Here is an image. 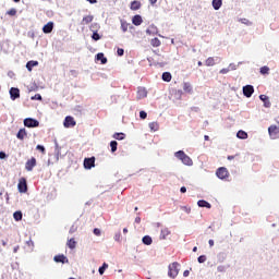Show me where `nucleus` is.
Here are the masks:
<instances>
[{
	"mask_svg": "<svg viewBox=\"0 0 279 279\" xmlns=\"http://www.w3.org/2000/svg\"><path fill=\"white\" fill-rule=\"evenodd\" d=\"M174 157H177L178 160H181L182 165H185L186 167H193V159L184 153V150H178L174 153Z\"/></svg>",
	"mask_w": 279,
	"mask_h": 279,
	"instance_id": "nucleus-1",
	"label": "nucleus"
},
{
	"mask_svg": "<svg viewBox=\"0 0 279 279\" xmlns=\"http://www.w3.org/2000/svg\"><path fill=\"white\" fill-rule=\"evenodd\" d=\"M179 274H180V264L178 262H173L168 266L169 278H177Z\"/></svg>",
	"mask_w": 279,
	"mask_h": 279,
	"instance_id": "nucleus-2",
	"label": "nucleus"
},
{
	"mask_svg": "<svg viewBox=\"0 0 279 279\" xmlns=\"http://www.w3.org/2000/svg\"><path fill=\"white\" fill-rule=\"evenodd\" d=\"M216 175L219 180H227V178H230V172L228 171V168L220 167L216 170Z\"/></svg>",
	"mask_w": 279,
	"mask_h": 279,
	"instance_id": "nucleus-3",
	"label": "nucleus"
},
{
	"mask_svg": "<svg viewBox=\"0 0 279 279\" xmlns=\"http://www.w3.org/2000/svg\"><path fill=\"white\" fill-rule=\"evenodd\" d=\"M83 167L87 171H90V169H94L95 167V156L93 157H86L83 161Z\"/></svg>",
	"mask_w": 279,
	"mask_h": 279,
	"instance_id": "nucleus-4",
	"label": "nucleus"
},
{
	"mask_svg": "<svg viewBox=\"0 0 279 279\" xmlns=\"http://www.w3.org/2000/svg\"><path fill=\"white\" fill-rule=\"evenodd\" d=\"M40 122L34 118H26L24 119V126L25 128H38Z\"/></svg>",
	"mask_w": 279,
	"mask_h": 279,
	"instance_id": "nucleus-5",
	"label": "nucleus"
},
{
	"mask_svg": "<svg viewBox=\"0 0 279 279\" xmlns=\"http://www.w3.org/2000/svg\"><path fill=\"white\" fill-rule=\"evenodd\" d=\"M98 27V24L93 23L90 26V32L92 34V40H95V43H97L98 40H101V35H99V33L96 31Z\"/></svg>",
	"mask_w": 279,
	"mask_h": 279,
	"instance_id": "nucleus-6",
	"label": "nucleus"
},
{
	"mask_svg": "<svg viewBox=\"0 0 279 279\" xmlns=\"http://www.w3.org/2000/svg\"><path fill=\"white\" fill-rule=\"evenodd\" d=\"M9 94L12 101H16V99H21V89H19V87H11L9 90Z\"/></svg>",
	"mask_w": 279,
	"mask_h": 279,
	"instance_id": "nucleus-7",
	"label": "nucleus"
},
{
	"mask_svg": "<svg viewBox=\"0 0 279 279\" xmlns=\"http://www.w3.org/2000/svg\"><path fill=\"white\" fill-rule=\"evenodd\" d=\"M242 93H243L244 97L250 99V97H252L254 95V87L252 85H245L242 87Z\"/></svg>",
	"mask_w": 279,
	"mask_h": 279,
	"instance_id": "nucleus-8",
	"label": "nucleus"
},
{
	"mask_svg": "<svg viewBox=\"0 0 279 279\" xmlns=\"http://www.w3.org/2000/svg\"><path fill=\"white\" fill-rule=\"evenodd\" d=\"M17 191L20 193H25L27 191V180L25 178H21L17 184Z\"/></svg>",
	"mask_w": 279,
	"mask_h": 279,
	"instance_id": "nucleus-9",
	"label": "nucleus"
},
{
	"mask_svg": "<svg viewBox=\"0 0 279 279\" xmlns=\"http://www.w3.org/2000/svg\"><path fill=\"white\" fill-rule=\"evenodd\" d=\"M278 132L279 130L277 125H270L268 128V134L272 141H276V138H278Z\"/></svg>",
	"mask_w": 279,
	"mask_h": 279,
	"instance_id": "nucleus-10",
	"label": "nucleus"
},
{
	"mask_svg": "<svg viewBox=\"0 0 279 279\" xmlns=\"http://www.w3.org/2000/svg\"><path fill=\"white\" fill-rule=\"evenodd\" d=\"M76 122L75 119L71 116L65 117L64 121H63V126L64 128H75Z\"/></svg>",
	"mask_w": 279,
	"mask_h": 279,
	"instance_id": "nucleus-11",
	"label": "nucleus"
},
{
	"mask_svg": "<svg viewBox=\"0 0 279 279\" xmlns=\"http://www.w3.org/2000/svg\"><path fill=\"white\" fill-rule=\"evenodd\" d=\"M34 167H36V158H31L26 161L25 169L26 171H34Z\"/></svg>",
	"mask_w": 279,
	"mask_h": 279,
	"instance_id": "nucleus-12",
	"label": "nucleus"
},
{
	"mask_svg": "<svg viewBox=\"0 0 279 279\" xmlns=\"http://www.w3.org/2000/svg\"><path fill=\"white\" fill-rule=\"evenodd\" d=\"M95 60H97V62H100V64H107L108 63V58H106L104 52H98L95 56Z\"/></svg>",
	"mask_w": 279,
	"mask_h": 279,
	"instance_id": "nucleus-13",
	"label": "nucleus"
},
{
	"mask_svg": "<svg viewBox=\"0 0 279 279\" xmlns=\"http://www.w3.org/2000/svg\"><path fill=\"white\" fill-rule=\"evenodd\" d=\"M260 101L264 104V108H271V101H269V96L267 95H259Z\"/></svg>",
	"mask_w": 279,
	"mask_h": 279,
	"instance_id": "nucleus-14",
	"label": "nucleus"
},
{
	"mask_svg": "<svg viewBox=\"0 0 279 279\" xmlns=\"http://www.w3.org/2000/svg\"><path fill=\"white\" fill-rule=\"evenodd\" d=\"M54 263H62V265H64L65 263H69V258H66V256H64V254L61 255H56L53 257Z\"/></svg>",
	"mask_w": 279,
	"mask_h": 279,
	"instance_id": "nucleus-15",
	"label": "nucleus"
},
{
	"mask_svg": "<svg viewBox=\"0 0 279 279\" xmlns=\"http://www.w3.org/2000/svg\"><path fill=\"white\" fill-rule=\"evenodd\" d=\"M44 34H51L53 32V22H48L46 25L43 27Z\"/></svg>",
	"mask_w": 279,
	"mask_h": 279,
	"instance_id": "nucleus-16",
	"label": "nucleus"
},
{
	"mask_svg": "<svg viewBox=\"0 0 279 279\" xmlns=\"http://www.w3.org/2000/svg\"><path fill=\"white\" fill-rule=\"evenodd\" d=\"M132 23L135 25V27H138L140 25L143 24V16L136 14L132 17Z\"/></svg>",
	"mask_w": 279,
	"mask_h": 279,
	"instance_id": "nucleus-17",
	"label": "nucleus"
},
{
	"mask_svg": "<svg viewBox=\"0 0 279 279\" xmlns=\"http://www.w3.org/2000/svg\"><path fill=\"white\" fill-rule=\"evenodd\" d=\"M147 97V89L145 87H138L137 99H145Z\"/></svg>",
	"mask_w": 279,
	"mask_h": 279,
	"instance_id": "nucleus-18",
	"label": "nucleus"
},
{
	"mask_svg": "<svg viewBox=\"0 0 279 279\" xmlns=\"http://www.w3.org/2000/svg\"><path fill=\"white\" fill-rule=\"evenodd\" d=\"M197 206L199 208H208V209L213 208V205H210V203H208V201H204V199H199L197 202Z\"/></svg>",
	"mask_w": 279,
	"mask_h": 279,
	"instance_id": "nucleus-19",
	"label": "nucleus"
},
{
	"mask_svg": "<svg viewBox=\"0 0 279 279\" xmlns=\"http://www.w3.org/2000/svg\"><path fill=\"white\" fill-rule=\"evenodd\" d=\"M169 234H171V231L169 230V228H163V229H161L159 239L161 241H165L167 239V236H169Z\"/></svg>",
	"mask_w": 279,
	"mask_h": 279,
	"instance_id": "nucleus-20",
	"label": "nucleus"
},
{
	"mask_svg": "<svg viewBox=\"0 0 279 279\" xmlns=\"http://www.w3.org/2000/svg\"><path fill=\"white\" fill-rule=\"evenodd\" d=\"M25 136H27V131L25 129H20L16 138H19V141H24Z\"/></svg>",
	"mask_w": 279,
	"mask_h": 279,
	"instance_id": "nucleus-21",
	"label": "nucleus"
},
{
	"mask_svg": "<svg viewBox=\"0 0 279 279\" xmlns=\"http://www.w3.org/2000/svg\"><path fill=\"white\" fill-rule=\"evenodd\" d=\"M211 5L214 10H221V5H223V0H213Z\"/></svg>",
	"mask_w": 279,
	"mask_h": 279,
	"instance_id": "nucleus-22",
	"label": "nucleus"
},
{
	"mask_svg": "<svg viewBox=\"0 0 279 279\" xmlns=\"http://www.w3.org/2000/svg\"><path fill=\"white\" fill-rule=\"evenodd\" d=\"M247 136H248L247 132H245L243 130H240L236 133V138H240V141H246Z\"/></svg>",
	"mask_w": 279,
	"mask_h": 279,
	"instance_id": "nucleus-23",
	"label": "nucleus"
},
{
	"mask_svg": "<svg viewBox=\"0 0 279 279\" xmlns=\"http://www.w3.org/2000/svg\"><path fill=\"white\" fill-rule=\"evenodd\" d=\"M34 66H38V61L31 60L26 63L27 71L32 72Z\"/></svg>",
	"mask_w": 279,
	"mask_h": 279,
	"instance_id": "nucleus-24",
	"label": "nucleus"
},
{
	"mask_svg": "<svg viewBox=\"0 0 279 279\" xmlns=\"http://www.w3.org/2000/svg\"><path fill=\"white\" fill-rule=\"evenodd\" d=\"M142 243H143L144 245H151V243H154V240L151 239L150 235H144V236L142 238Z\"/></svg>",
	"mask_w": 279,
	"mask_h": 279,
	"instance_id": "nucleus-25",
	"label": "nucleus"
},
{
	"mask_svg": "<svg viewBox=\"0 0 279 279\" xmlns=\"http://www.w3.org/2000/svg\"><path fill=\"white\" fill-rule=\"evenodd\" d=\"M141 1L138 0H134L131 2V10L136 11V10H141Z\"/></svg>",
	"mask_w": 279,
	"mask_h": 279,
	"instance_id": "nucleus-26",
	"label": "nucleus"
},
{
	"mask_svg": "<svg viewBox=\"0 0 279 279\" xmlns=\"http://www.w3.org/2000/svg\"><path fill=\"white\" fill-rule=\"evenodd\" d=\"M112 138H114L116 141H125V133L123 132L114 133L112 135Z\"/></svg>",
	"mask_w": 279,
	"mask_h": 279,
	"instance_id": "nucleus-27",
	"label": "nucleus"
},
{
	"mask_svg": "<svg viewBox=\"0 0 279 279\" xmlns=\"http://www.w3.org/2000/svg\"><path fill=\"white\" fill-rule=\"evenodd\" d=\"M13 219L15 221H22L23 220V211L17 210V211L13 213Z\"/></svg>",
	"mask_w": 279,
	"mask_h": 279,
	"instance_id": "nucleus-28",
	"label": "nucleus"
},
{
	"mask_svg": "<svg viewBox=\"0 0 279 279\" xmlns=\"http://www.w3.org/2000/svg\"><path fill=\"white\" fill-rule=\"evenodd\" d=\"M171 73L170 72H163L162 75H161V80L163 82H170L171 81Z\"/></svg>",
	"mask_w": 279,
	"mask_h": 279,
	"instance_id": "nucleus-29",
	"label": "nucleus"
},
{
	"mask_svg": "<svg viewBox=\"0 0 279 279\" xmlns=\"http://www.w3.org/2000/svg\"><path fill=\"white\" fill-rule=\"evenodd\" d=\"M95 17L93 16V15H87V16H84L83 17V25H88V23H93V20H94Z\"/></svg>",
	"mask_w": 279,
	"mask_h": 279,
	"instance_id": "nucleus-30",
	"label": "nucleus"
},
{
	"mask_svg": "<svg viewBox=\"0 0 279 279\" xmlns=\"http://www.w3.org/2000/svg\"><path fill=\"white\" fill-rule=\"evenodd\" d=\"M183 90L184 93H193V86L191 85V83H184Z\"/></svg>",
	"mask_w": 279,
	"mask_h": 279,
	"instance_id": "nucleus-31",
	"label": "nucleus"
},
{
	"mask_svg": "<svg viewBox=\"0 0 279 279\" xmlns=\"http://www.w3.org/2000/svg\"><path fill=\"white\" fill-rule=\"evenodd\" d=\"M110 147H111V154H114L119 147V143L117 141H111L110 142Z\"/></svg>",
	"mask_w": 279,
	"mask_h": 279,
	"instance_id": "nucleus-32",
	"label": "nucleus"
},
{
	"mask_svg": "<svg viewBox=\"0 0 279 279\" xmlns=\"http://www.w3.org/2000/svg\"><path fill=\"white\" fill-rule=\"evenodd\" d=\"M106 269H108V264L104 263L99 268H98V274L100 276H104L106 274Z\"/></svg>",
	"mask_w": 279,
	"mask_h": 279,
	"instance_id": "nucleus-33",
	"label": "nucleus"
},
{
	"mask_svg": "<svg viewBox=\"0 0 279 279\" xmlns=\"http://www.w3.org/2000/svg\"><path fill=\"white\" fill-rule=\"evenodd\" d=\"M148 128L151 130V132H158V122H150Z\"/></svg>",
	"mask_w": 279,
	"mask_h": 279,
	"instance_id": "nucleus-34",
	"label": "nucleus"
},
{
	"mask_svg": "<svg viewBox=\"0 0 279 279\" xmlns=\"http://www.w3.org/2000/svg\"><path fill=\"white\" fill-rule=\"evenodd\" d=\"M206 66H215V58L209 57L206 61H205Z\"/></svg>",
	"mask_w": 279,
	"mask_h": 279,
	"instance_id": "nucleus-35",
	"label": "nucleus"
},
{
	"mask_svg": "<svg viewBox=\"0 0 279 279\" xmlns=\"http://www.w3.org/2000/svg\"><path fill=\"white\" fill-rule=\"evenodd\" d=\"M75 245H76L75 239H70L68 241V246L70 250H75Z\"/></svg>",
	"mask_w": 279,
	"mask_h": 279,
	"instance_id": "nucleus-36",
	"label": "nucleus"
},
{
	"mask_svg": "<svg viewBox=\"0 0 279 279\" xmlns=\"http://www.w3.org/2000/svg\"><path fill=\"white\" fill-rule=\"evenodd\" d=\"M259 73L262 75H268L269 74V66H267V65L262 66L260 70H259Z\"/></svg>",
	"mask_w": 279,
	"mask_h": 279,
	"instance_id": "nucleus-37",
	"label": "nucleus"
},
{
	"mask_svg": "<svg viewBox=\"0 0 279 279\" xmlns=\"http://www.w3.org/2000/svg\"><path fill=\"white\" fill-rule=\"evenodd\" d=\"M150 45L153 47H160V39H158V37H155L154 39H151Z\"/></svg>",
	"mask_w": 279,
	"mask_h": 279,
	"instance_id": "nucleus-38",
	"label": "nucleus"
},
{
	"mask_svg": "<svg viewBox=\"0 0 279 279\" xmlns=\"http://www.w3.org/2000/svg\"><path fill=\"white\" fill-rule=\"evenodd\" d=\"M31 99L32 101H43V96L40 94H35Z\"/></svg>",
	"mask_w": 279,
	"mask_h": 279,
	"instance_id": "nucleus-39",
	"label": "nucleus"
},
{
	"mask_svg": "<svg viewBox=\"0 0 279 279\" xmlns=\"http://www.w3.org/2000/svg\"><path fill=\"white\" fill-rule=\"evenodd\" d=\"M130 24H128V22L121 20V29L122 32H128V27H129Z\"/></svg>",
	"mask_w": 279,
	"mask_h": 279,
	"instance_id": "nucleus-40",
	"label": "nucleus"
},
{
	"mask_svg": "<svg viewBox=\"0 0 279 279\" xmlns=\"http://www.w3.org/2000/svg\"><path fill=\"white\" fill-rule=\"evenodd\" d=\"M54 145H56L54 154L57 156V160H59V157H60V146L58 145V142H54Z\"/></svg>",
	"mask_w": 279,
	"mask_h": 279,
	"instance_id": "nucleus-41",
	"label": "nucleus"
},
{
	"mask_svg": "<svg viewBox=\"0 0 279 279\" xmlns=\"http://www.w3.org/2000/svg\"><path fill=\"white\" fill-rule=\"evenodd\" d=\"M240 23H242L243 25H247V27H251L252 25V22H250V20L247 19H241Z\"/></svg>",
	"mask_w": 279,
	"mask_h": 279,
	"instance_id": "nucleus-42",
	"label": "nucleus"
},
{
	"mask_svg": "<svg viewBox=\"0 0 279 279\" xmlns=\"http://www.w3.org/2000/svg\"><path fill=\"white\" fill-rule=\"evenodd\" d=\"M226 269H227V267L223 266V265H220V266L217 267V271H218L219 274H226Z\"/></svg>",
	"mask_w": 279,
	"mask_h": 279,
	"instance_id": "nucleus-43",
	"label": "nucleus"
},
{
	"mask_svg": "<svg viewBox=\"0 0 279 279\" xmlns=\"http://www.w3.org/2000/svg\"><path fill=\"white\" fill-rule=\"evenodd\" d=\"M140 119L142 120L147 119V111H144V110L140 111Z\"/></svg>",
	"mask_w": 279,
	"mask_h": 279,
	"instance_id": "nucleus-44",
	"label": "nucleus"
},
{
	"mask_svg": "<svg viewBox=\"0 0 279 279\" xmlns=\"http://www.w3.org/2000/svg\"><path fill=\"white\" fill-rule=\"evenodd\" d=\"M7 14H9V16H16V9L9 10Z\"/></svg>",
	"mask_w": 279,
	"mask_h": 279,
	"instance_id": "nucleus-45",
	"label": "nucleus"
},
{
	"mask_svg": "<svg viewBox=\"0 0 279 279\" xmlns=\"http://www.w3.org/2000/svg\"><path fill=\"white\" fill-rule=\"evenodd\" d=\"M36 149H37V151H41V154H45V151H46L45 147L43 145H40V144H38L36 146Z\"/></svg>",
	"mask_w": 279,
	"mask_h": 279,
	"instance_id": "nucleus-46",
	"label": "nucleus"
},
{
	"mask_svg": "<svg viewBox=\"0 0 279 279\" xmlns=\"http://www.w3.org/2000/svg\"><path fill=\"white\" fill-rule=\"evenodd\" d=\"M113 239H114V241H117L118 243H120V241H121V233H120V231L114 234V238H113Z\"/></svg>",
	"mask_w": 279,
	"mask_h": 279,
	"instance_id": "nucleus-47",
	"label": "nucleus"
},
{
	"mask_svg": "<svg viewBox=\"0 0 279 279\" xmlns=\"http://www.w3.org/2000/svg\"><path fill=\"white\" fill-rule=\"evenodd\" d=\"M94 234H95V236H101V229L95 228L94 229Z\"/></svg>",
	"mask_w": 279,
	"mask_h": 279,
	"instance_id": "nucleus-48",
	"label": "nucleus"
},
{
	"mask_svg": "<svg viewBox=\"0 0 279 279\" xmlns=\"http://www.w3.org/2000/svg\"><path fill=\"white\" fill-rule=\"evenodd\" d=\"M5 158H8V154H5V151L1 150L0 151V160H5Z\"/></svg>",
	"mask_w": 279,
	"mask_h": 279,
	"instance_id": "nucleus-49",
	"label": "nucleus"
},
{
	"mask_svg": "<svg viewBox=\"0 0 279 279\" xmlns=\"http://www.w3.org/2000/svg\"><path fill=\"white\" fill-rule=\"evenodd\" d=\"M227 73H230V69L229 68H223L220 70V74L221 75H226Z\"/></svg>",
	"mask_w": 279,
	"mask_h": 279,
	"instance_id": "nucleus-50",
	"label": "nucleus"
},
{
	"mask_svg": "<svg viewBox=\"0 0 279 279\" xmlns=\"http://www.w3.org/2000/svg\"><path fill=\"white\" fill-rule=\"evenodd\" d=\"M197 260H198L199 264L204 263L206 260V255L198 256Z\"/></svg>",
	"mask_w": 279,
	"mask_h": 279,
	"instance_id": "nucleus-51",
	"label": "nucleus"
},
{
	"mask_svg": "<svg viewBox=\"0 0 279 279\" xmlns=\"http://www.w3.org/2000/svg\"><path fill=\"white\" fill-rule=\"evenodd\" d=\"M236 66H238L236 64L230 63L228 69H229V71H236Z\"/></svg>",
	"mask_w": 279,
	"mask_h": 279,
	"instance_id": "nucleus-52",
	"label": "nucleus"
},
{
	"mask_svg": "<svg viewBox=\"0 0 279 279\" xmlns=\"http://www.w3.org/2000/svg\"><path fill=\"white\" fill-rule=\"evenodd\" d=\"M124 53H125V50L123 49V48H118V50H117V54L118 56H124Z\"/></svg>",
	"mask_w": 279,
	"mask_h": 279,
	"instance_id": "nucleus-53",
	"label": "nucleus"
},
{
	"mask_svg": "<svg viewBox=\"0 0 279 279\" xmlns=\"http://www.w3.org/2000/svg\"><path fill=\"white\" fill-rule=\"evenodd\" d=\"M182 210H184V213H186L187 215L191 214V207H182Z\"/></svg>",
	"mask_w": 279,
	"mask_h": 279,
	"instance_id": "nucleus-54",
	"label": "nucleus"
},
{
	"mask_svg": "<svg viewBox=\"0 0 279 279\" xmlns=\"http://www.w3.org/2000/svg\"><path fill=\"white\" fill-rule=\"evenodd\" d=\"M175 97L178 99H180V97H182V89H179L177 93H175Z\"/></svg>",
	"mask_w": 279,
	"mask_h": 279,
	"instance_id": "nucleus-55",
	"label": "nucleus"
},
{
	"mask_svg": "<svg viewBox=\"0 0 279 279\" xmlns=\"http://www.w3.org/2000/svg\"><path fill=\"white\" fill-rule=\"evenodd\" d=\"M190 274H191V271H190V270H184V272H183V277H184V278H189Z\"/></svg>",
	"mask_w": 279,
	"mask_h": 279,
	"instance_id": "nucleus-56",
	"label": "nucleus"
},
{
	"mask_svg": "<svg viewBox=\"0 0 279 279\" xmlns=\"http://www.w3.org/2000/svg\"><path fill=\"white\" fill-rule=\"evenodd\" d=\"M26 244H27L29 247H34V241H32V240L27 241Z\"/></svg>",
	"mask_w": 279,
	"mask_h": 279,
	"instance_id": "nucleus-57",
	"label": "nucleus"
},
{
	"mask_svg": "<svg viewBox=\"0 0 279 279\" xmlns=\"http://www.w3.org/2000/svg\"><path fill=\"white\" fill-rule=\"evenodd\" d=\"M208 244H209V247H213L215 245V240H209Z\"/></svg>",
	"mask_w": 279,
	"mask_h": 279,
	"instance_id": "nucleus-58",
	"label": "nucleus"
},
{
	"mask_svg": "<svg viewBox=\"0 0 279 279\" xmlns=\"http://www.w3.org/2000/svg\"><path fill=\"white\" fill-rule=\"evenodd\" d=\"M180 193H186V186H181Z\"/></svg>",
	"mask_w": 279,
	"mask_h": 279,
	"instance_id": "nucleus-59",
	"label": "nucleus"
},
{
	"mask_svg": "<svg viewBox=\"0 0 279 279\" xmlns=\"http://www.w3.org/2000/svg\"><path fill=\"white\" fill-rule=\"evenodd\" d=\"M150 5H156L158 3V0H149Z\"/></svg>",
	"mask_w": 279,
	"mask_h": 279,
	"instance_id": "nucleus-60",
	"label": "nucleus"
},
{
	"mask_svg": "<svg viewBox=\"0 0 279 279\" xmlns=\"http://www.w3.org/2000/svg\"><path fill=\"white\" fill-rule=\"evenodd\" d=\"M146 34H147L148 36H151L154 33H153L149 28H147V29H146Z\"/></svg>",
	"mask_w": 279,
	"mask_h": 279,
	"instance_id": "nucleus-61",
	"label": "nucleus"
},
{
	"mask_svg": "<svg viewBox=\"0 0 279 279\" xmlns=\"http://www.w3.org/2000/svg\"><path fill=\"white\" fill-rule=\"evenodd\" d=\"M135 223H141V217L135 218Z\"/></svg>",
	"mask_w": 279,
	"mask_h": 279,
	"instance_id": "nucleus-62",
	"label": "nucleus"
},
{
	"mask_svg": "<svg viewBox=\"0 0 279 279\" xmlns=\"http://www.w3.org/2000/svg\"><path fill=\"white\" fill-rule=\"evenodd\" d=\"M86 1H88V3H92V4L97 3V0H86Z\"/></svg>",
	"mask_w": 279,
	"mask_h": 279,
	"instance_id": "nucleus-63",
	"label": "nucleus"
},
{
	"mask_svg": "<svg viewBox=\"0 0 279 279\" xmlns=\"http://www.w3.org/2000/svg\"><path fill=\"white\" fill-rule=\"evenodd\" d=\"M204 140H205V141H210V136L205 135V136H204Z\"/></svg>",
	"mask_w": 279,
	"mask_h": 279,
	"instance_id": "nucleus-64",
	"label": "nucleus"
}]
</instances>
